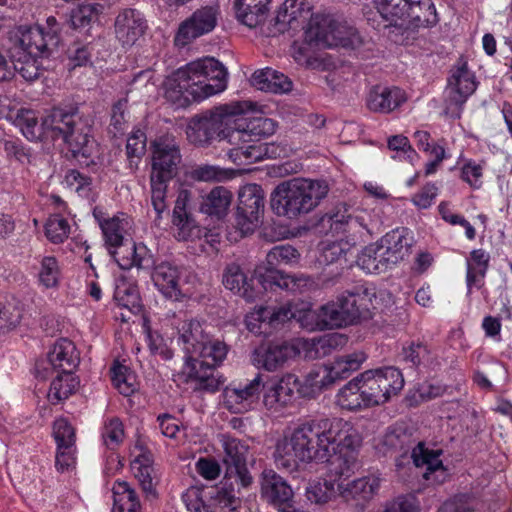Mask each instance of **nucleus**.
<instances>
[{"instance_id":"c85d7f7f","label":"nucleus","mask_w":512,"mask_h":512,"mask_svg":"<svg viewBox=\"0 0 512 512\" xmlns=\"http://www.w3.org/2000/svg\"><path fill=\"white\" fill-rule=\"evenodd\" d=\"M405 101L404 92L397 87L374 86L367 96V107L374 112L389 113Z\"/></svg>"},{"instance_id":"4d7b16f0","label":"nucleus","mask_w":512,"mask_h":512,"mask_svg":"<svg viewBox=\"0 0 512 512\" xmlns=\"http://www.w3.org/2000/svg\"><path fill=\"white\" fill-rule=\"evenodd\" d=\"M295 304L296 313L293 320L297 321L300 324V327L309 331L326 329L320 325L318 311H313L310 304L299 301H295Z\"/></svg>"},{"instance_id":"dca6fc26","label":"nucleus","mask_w":512,"mask_h":512,"mask_svg":"<svg viewBox=\"0 0 512 512\" xmlns=\"http://www.w3.org/2000/svg\"><path fill=\"white\" fill-rule=\"evenodd\" d=\"M219 10L214 6H204L180 23L174 38L175 45L184 47L196 38L210 33L218 22Z\"/></svg>"},{"instance_id":"2eb2a0df","label":"nucleus","mask_w":512,"mask_h":512,"mask_svg":"<svg viewBox=\"0 0 512 512\" xmlns=\"http://www.w3.org/2000/svg\"><path fill=\"white\" fill-rule=\"evenodd\" d=\"M67 26L66 16L58 20L54 16H50L46 20V28L40 26L19 28L15 32L21 33L23 36L19 40L21 45H28L30 47H41L48 53H57L59 44L61 42V32Z\"/></svg>"},{"instance_id":"5701e85b","label":"nucleus","mask_w":512,"mask_h":512,"mask_svg":"<svg viewBox=\"0 0 512 512\" xmlns=\"http://www.w3.org/2000/svg\"><path fill=\"white\" fill-rule=\"evenodd\" d=\"M363 220V217L354 215L345 203H341L336 206L334 212L323 215L320 224L323 227L328 225L335 233L355 236L361 234L363 230H367Z\"/></svg>"},{"instance_id":"9b49d317","label":"nucleus","mask_w":512,"mask_h":512,"mask_svg":"<svg viewBox=\"0 0 512 512\" xmlns=\"http://www.w3.org/2000/svg\"><path fill=\"white\" fill-rule=\"evenodd\" d=\"M274 132V123L271 119L258 117L247 120L245 118L234 117V121L229 128L219 138V145L223 151L227 148H238L243 144L261 140L262 137L269 136Z\"/></svg>"},{"instance_id":"39448f33","label":"nucleus","mask_w":512,"mask_h":512,"mask_svg":"<svg viewBox=\"0 0 512 512\" xmlns=\"http://www.w3.org/2000/svg\"><path fill=\"white\" fill-rule=\"evenodd\" d=\"M328 190L324 182L292 179L278 185L271 194V208L278 216L294 219L316 208L327 196Z\"/></svg>"},{"instance_id":"774afa93","label":"nucleus","mask_w":512,"mask_h":512,"mask_svg":"<svg viewBox=\"0 0 512 512\" xmlns=\"http://www.w3.org/2000/svg\"><path fill=\"white\" fill-rule=\"evenodd\" d=\"M41 283L47 288L53 287L58 281V265L54 257H45L41 263V271L39 273Z\"/></svg>"},{"instance_id":"f257e3e1","label":"nucleus","mask_w":512,"mask_h":512,"mask_svg":"<svg viewBox=\"0 0 512 512\" xmlns=\"http://www.w3.org/2000/svg\"><path fill=\"white\" fill-rule=\"evenodd\" d=\"M362 437L358 430L342 418H320L303 423L289 438L278 441L274 457L276 464L295 469L298 462H325L339 447L359 448Z\"/></svg>"},{"instance_id":"c756f323","label":"nucleus","mask_w":512,"mask_h":512,"mask_svg":"<svg viewBox=\"0 0 512 512\" xmlns=\"http://www.w3.org/2000/svg\"><path fill=\"white\" fill-rule=\"evenodd\" d=\"M189 192L182 190L176 201L172 213V223L178 229L177 237L179 240H187L197 229V223L193 214L188 208Z\"/></svg>"},{"instance_id":"c03bdc74","label":"nucleus","mask_w":512,"mask_h":512,"mask_svg":"<svg viewBox=\"0 0 512 512\" xmlns=\"http://www.w3.org/2000/svg\"><path fill=\"white\" fill-rule=\"evenodd\" d=\"M79 386V380L73 375V372H62L52 381L48 398L53 404L67 399L74 393Z\"/></svg>"},{"instance_id":"b1692460","label":"nucleus","mask_w":512,"mask_h":512,"mask_svg":"<svg viewBox=\"0 0 512 512\" xmlns=\"http://www.w3.org/2000/svg\"><path fill=\"white\" fill-rule=\"evenodd\" d=\"M146 20L135 9L121 11L115 20V34L123 46H132L145 33Z\"/></svg>"},{"instance_id":"a878e982","label":"nucleus","mask_w":512,"mask_h":512,"mask_svg":"<svg viewBox=\"0 0 512 512\" xmlns=\"http://www.w3.org/2000/svg\"><path fill=\"white\" fill-rule=\"evenodd\" d=\"M222 284L227 290H230L247 302L255 301L258 296V292L252 286V280L248 279L246 273L237 263H229L224 267Z\"/></svg>"},{"instance_id":"5fc2aeb1","label":"nucleus","mask_w":512,"mask_h":512,"mask_svg":"<svg viewBox=\"0 0 512 512\" xmlns=\"http://www.w3.org/2000/svg\"><path fill=\"white\" fill-rule=\"evenodd\" d=\"M343 340L339 334L325 335L314 339L307 350V356L311 359L322 358L329 355Z\"/></svg>"},{"instance_id":"7ed1b4c3","label":"nucleus","mask_w":512,"mask_h":512,"mask_svg":"<svg viewBox=\"0 0 512 512\" xmlns=\"http://www.w3.org/2000/svg\"><path fill=\"white\" fill-rule=\"evenodd\" d=\"M45 137L62 140L74 158L88 159L93 150L90 125L77 106L53 107L43 117Z\"/></svg>"},{"instance_id":"13d9d810","label":"nucleus","mask_w":512,"mask_h":512,"mask_svg":"<svg viewBox=\"0 0 512 512\" xmlns=\"http://www.w3.org/2000/svg\"><path fill=\"white\" fill-rule=\"evenodd\" d=\"M99 225L102 229L106 245L110 248L111 246L127 239L128 237L124 236V224L123 220L117 216H114L110 219L100 221Z\"/></svg>"},{"instance_id":"052dcab7","label":"nucleus","mask_w":512,"mask_h":512,"mask_svg":"<svg viewBox=\"0 0 512 512\" xmlns=\"http://www.w3.org/2000/svg\"><path fill=\"white\" fill-rule=\"evenodd\" d=\"M70 226L59 215L51 216L45 224V234L53 243H61L68 237Z\"/></svg>"},{"instance_id":"8fccbe9b","label":"nucleus","mask_w":512,"mask_h":512,"mask_svg":"<svg viewBox=\"0 0 512 512\" xmlns=\"http://www.w3.org/2000/svg\"><path fill=\"white\" fill-rule=\"evenodd\" d=\"M358 377L365 406H376L387 402V397H384L385 393H382V390L379 389V384H376L373 379L372 370H367Z\"/></svg>"},{"instance_id":"0e129e2a","label":"nucleus","mask_w":512,"mask_h":512,"mask_svg":"<svg viewBox=\"0 0 512 512\" xmlns=\"http://www.w3.org/2000/svg\"><path fill=\"white\" fill-rule=\"evenodd\" d=\"M348 242L335 241L326 244L321 252L320 261L324 264H333L341 260L346 261V255L349 251Z\"/></svg>"},{"instance_id":"aec40b11","label":"nucleus","mask_w":512,"mask_h":512,"mask_svg":"<svg viewBox=\"0 0 512 512\" xmlns=\"http://www.w3.org/2000/svg\"><path fill=\"white\" fill-rule=\"evenodd\" d=\"M109 253L123 270H129L132 267L150 269L154 264V258L149 249L144 244L136 245L131 238L111 246Z\"/></svg>"},{"instance_id":"37998d69","label":"nucleus","mask_w":512,"mask_h":512,"mask_svg":"<svg viewBox=\"0 0 512 512\" xmlns=\"http://www.w3.org/2000/svg\"><path fill=\"white\" fill-rule=\"evenodd\" d=\"M210 512H238L240 498L234 493V482L224 481L223 487L216 489L215 496H211Z\"/></svg>"},{"instance_id":"864d4df0","label":"nucleus","mask_w":512,"mask_h":512,"mask_svg":"<svg viewBox=\"0 0 512 512\" xmlns=\"http://www.w3.org/2000/svg\"><path fill=\"white\" fill-rule=\"evenodd\" d=\"M114 299L119 306L125 307L130 311L137 312L141 308V297L135 285L124 283L117 286Z\"/></svg>"},{"instance_id":"69168bd1","label":"nucleus","mask_w":512,"mask_h":512,"mask_svg":"<svg viewBox=\"0 0 512 512\" xmlns=\"http://www.w3.org/2000/svg\"><path fill=\"white\" fill-rule=\"evenodd\" d=\"M258 3L259 0H234L233 7L237 20L249 28L257 27V19L261 16V13L253 15L246 13V10H248L249 7L258 8Z\"/></svg>"},{"instance_id":"ddd939ff","label":"nucleus","mask_w":512,"mask_h":512,"mask_svg":"<svg viewBox=\"0 0 512 512\" xmlns=\"http://www.w3.org/2000/svg\"><path fill=\"white\" fill-rule=\"evenodd\" d=\"M264 213V191L257 184L242 187L238 194V205L235 214V227L247 235L261 223Z\"/></svg>"},{"instance_id":"bf43d9fd","label":"nucleus","mask_w":512,"mask_h":512,"mask_svg":"<svg viewBox=\"0 0 512 512\" xmlns=\"http://www.w3.org/2000/svg\"><path fill=\"white\" fill-rule=\"evenodd\" d=\"M53 435L57 443V450L70 449L75 443V430L64 418L54 422Z\"/></svg>"},{"instance_id":"f03ea898","label":"nucleus","mask_w":512,"mask_h":512,"mask_svg":"<svg viewBox=\"0 0 512 512\" xmlns=\"http://www.w3.org/2000/svg\"><path fill=\"white\" fill-rule=\"evenodd\" d=\"M227 76V69L215 58L192 61L166 78L165 98L176 108H186L224 91Z\"/></svg>"},{"instance_id":"20e7f679","label":"nucleus","mask_w":512,"mask_h":512,"mask_svg":"<svg viewBox=\"0 0 512 512\" xmlns=\"http://www.w3.org/2000/svg\"><path fill=\"white\" fill-rule=\"evenodd\" d=\"M151 153V205L156 215L154 223L159 227L162 214L167 210V183L177 175L182 156L179 143L172 135H164L151 142Z\"/></svg>"},{"instance_id":"3c124183","label":"nucleus","mask_w":512,"mask_h":512,"mask_svg":"<svg viewBox=\"0 0 512 512\" xmlns=\"http://www.w3.org/2000/svg\"><path fill=\"white\" fill-rule=\"evenodd\" d=\"M110 373L115 388H117L122 395L130 396L136 391L135 375L127 366L115 363L110 369Z\"/></svg>"},{"instance_id":"58836bf2","label":"nucleus","mask_w":512,"mask_h":512,"mask_svg":"<svg viewBox=\"0 0 512 512\" xmlns=\"http://www.w3.org/2000/svg\"><path fill=\"white\" fill-rule=\"evenodd\" d=\"M373 379L379 384V389L385 393L387 401L392 395H397L404 387V378L401 371L395 367H384L372 370Z\"/></svg>"},{"instance_id":"423d86ee","label":"nucleus","mask_w":512,"mask_h":512,"mask_svg":"<svg viewBox=\"0 0 512 512\" xmlns=\"http://www.w3.org/2000/svg\"><path fill=\"white\" fill-rule=\"evenodd\" d=\"M248 101H234L203 111L191 117L186 128L188 141L197 147H207L219 138L234 121V117L252 110Z\"/></svg>"},{"instance_id":"4468645a","label":"nucleus","mask_w":512,"mask_h":512,"mask_svg":"<svg viewBox=\"0 0 512 512\" xmlns=\"http://www.w3.org/2000/svg\"><path fill=\"white\" fill-rule=\"evenodd\" d=\"M222 447L224 450L223 464L225 466L224 481L234 482L246 488L252 483V476L247 468L248 445L239 439L221 435Z\"/></svg>"},{"instance_id":"a211bd4d","label":"nucleus","mask_w":512,"mask_h":512,"mask_svg":"<svg viewBox=\"0 0 512 512\" xmlns=\"http://www.w3.org/2000/svg\"><path fill=\"white\" fill-rule=\"evenodd\" d=\"M299 353L298 347L288 341L269 342L254 349L251 361L257 368L275 372L285 368Z\"/></svg>"},{"instance_id":"4c0bfd02","label":"nucleus","mask_w":512,"mask_h":512,"mask_svg":"<svg viewBox=\"0 0 512 512\" xmlns=\"http://www.w3.org/2000/svg\"><path fill=\"white\" fill-rule=\"evenodd\" d=\"M407 229H395L381 238L379 243L383 246L391 259L396 258V263L406 255L412 246V238L407 237Z\"/></svg>"},{"instance_id":"338daca9","label":"nucleus","mask_w":512,"mask_h":512,"mask_svg":"<svg viewBox=\"0 0 512 512\" xmlns=\"http://www.w3.org/2000/svg\"><path fill=\"white\" fill-rule=\"evenodd\" d=\"M192 175L199 181H221L230 177L228 170L208 164L195 168Z\"/></svg>"},{"instance_id":"603ef678","label":"nucleus","mask_w":512,"mask_h":512,"mask_svg":"<svg viewBox=\"0 0 512 512\" xmlns=\"http://www.w3.org/2000/svg\"><path fill=\"white\" fill-rule=\"evenodd\" d=\"M330 367L319 365L312 368L304 377L305 386L312 392H320L335 383Z\"/></svg>"},{"instance_id":"2f4dec72","label":"nucleus","mask_w":512,"mask_h":512,"mask_svg":"<svg viewBox=\"0 0 512 512\" xmlns=\"http://www.w3.org/2000/svg\"><path fill=\"white\" fill-rule=\"evenodd\" d=\"M295 313V301H287L279 305L260 307L256 315L257 320L266 323L272 329L278 330L283 328L286 323L291 322Z\"/></svg>"},{"instance_id":"cd10ccee","label":"nucleus","mask_w":512,"mask_h":512,"mask_svg":"<svg viewBox=\"0 0 512 512\" xmlns=\"http://www.w3.org/2000/svg\"><path fill=\"white\" fill-rule=\"evenodd\" d=\"M380 488V479L375 475H368L346 484L338 483L337 489L340 496L346 501L355 500L364 503L371 500Z\"/></svg>"},{"instance_id":"a19ab883","label":"nucleus","mask_w":512,"mask_h":512,"mask_svg":"<svg viewBox=\"0 0 512 512\" xmlns=\"http://www.w3.org/2000/svg\"><path fill=\"white\" fill-rule=\"evenodd\" d=\"M114 503L112 512H140V502L128 482L119 481L113 486Z\"/></svg>"},{"instance_id":"0eeeda50","label":"nucleus","mask_w":512,"mask_h":512,"mask_svg":"<svg viewBox=\"0 0 512 512\" xmlns=\"http://www.w3.org/2000/svg\"><path fill=\"white\" fill-rule=\"evenodd\" d=\"M368 290L355 287L345 291L336 301L328 302L318 309L320 325L326 329L341 328L366 318Z\"/></svg>"},{"instance_id":"473e14b6","label":"nucleus","mask_w":512,"mask_h":512,"mask_svg":"<svg viewBox=\"0 0 512 512\" xmlns=\"http://www.w3.org/2000/svg\"><path fill=\"white\" fill-rule=\"evenodd\" d=\"M448 86L454 92L452 101L456 105H463L467 98L476 90L474 75L467 69L466 64L458 68L448 80Z\"/></svg>"},{"instance_id":"4be33fe9","label":"nucleus","mask_w":512,"mask_h":512,"mask_svg":"<svg viewBox=\"0 0 512 512\" xmlns=\"http://www.w3.org/2000/svg\"><path fill=\"white\" fill-rule=\"evenodd\" d=\"M78 364L79 357L74 344L70 340L62 338L48 352L47 359L36 364V369L40 373V369L47 371L50 366L55 371L73 372Z\"/></svg>"},{"instance_id":"1a4fd4ad","label":"nucleus","mask_w":512,"mask_h":512,"mask_svg":"<svg viewBox=\"0 0 512 512\" xmlns=\"http://www.w3.org/2000/svg\"><path fill=\"white\" fill-rule=\"evenodd\" d=\"M299 257L297 249L291 245H278L273 247L266 255L263 266L258 268L259 280L264 289L280 288L288 291H296L299 287L298 280L278 269L282 264H290Z\"/></svg>"},{"instance_id":"09e8293b","label":"nucleus","mask_w":512,"mask_h":512,"mask_svg":"<svg viewBox=\"0 0 512 512\" xmlns=\"http://www.w3.org/2000/svg\"><path fill=\"white\" fill-rule=\"evenodd\" d=\"M366 356L363 352H354L338 357L330 367L335 380L345 379L350 374L358 370L365 361Z\"/></svg>"},{"instance_id":"de8ad7c7","label":"nucleus","mask_w":512,"mask_h":512,"mask_svg":"<svg viewBox=\"0 0 512 512\" xmlns=\"http://www.w3.org/2000/svg\"><path fill=\"white\" fill-rule=\"evenodd\" d=\"M179 332L187 353H197L199 346H202L208 338L201 323L196 320L185 321Z\"/></svg>"},{"instance_id":"412c9836","label":"nucleus","mask_w":512,"mask_h":512,"mask_svg":"<svg viewBox=\"0 0 512 512\" xmlns=\"http://www.w3.org/2000/svg\"><path fill=\"white\" fill-rule=\"evenodd\" d=\"M310 20V7L305 0H286L267 27L268 36H276L293 27L295 22Z\"/></svg>"},{"instance_id":"e2e57ef3","label":"nucleus","mask_w":512,"mask_h":512,"mask_svg":"<svg viewBox=\"0 0 512 512\" xmlns=\"http://www.w3.org/2000/svg\"><path fill=\"white\" fill-rule=\"evenodd\" d=\"M22 312L13 304L0 303V334L13 330L21 321Z\"/></svg>"},{"instance_id":"6e6552de","label":"nucleus","mask_w":512,"mask_h":512,"mask_svg":"<svg viewBox=\"0 0 512 512\" xmlns=\"http://www.w3.org/2000/svg\"><path fill=\"white\" fill-rule=\"evenodd\" d=\"M305 41L308 45L318 48L342 46L355 49L362 44L354 28L327 14H316L310 17L309 26L305 31Z\"/></svg>"},{"instance_id":"e433bc0d","label":"nucleus","mask_w":512,"mask_h":512,"mask_svg":"<svg viewBox=\"0 0 512 512\" xmlns=\"http://www.w3.org/2000/svg\"><path fill=\"white\" fill-rule=\"evenodd\" d=\"M263 388H265V383L263 382L261 374H258L243 388L227 387L224 391L225 402L229 406L244 403L250 406L259 398L260 392L263 390Z\"/></svg>"},{"instance_id":"72a5a7b5","label":"nucleus","mask_w":512,"mask_h":512,"mask_svg":"<svg viewBox=\"0 0 512 512\" xmlns=\"http://www.w3.org/2000/svg\"><path fill=\"white\" fill-rule=\"evenodd\" d=\"M231 201L232 193L223 186H217L202 197L199 210L204 214L220 219L226 215Z\"/></svg>"},{"instance_id":"9d476101","label":"nucleus","mask_w":512,"mask_h":512,"mask_svg":"<svg viewBox=\"0 0 512 512\" xmlns=\"http://www.w3.org/2000/svg\"><path fill=\"white\" fill-rule=\"evenodd\" d=\"M23 36L19 32L12 31L9 33L7 43L5 45L7 56L13 64L14 73L18 72L25 80L34 81L39 78V59H49L55 54L48 53L44 48L28 45H21L19 40Z\"/></svg>"},{"instance_id":"393cba45","label":"nucleus","mask_w":512,"mask_h":512,"mask_svg":"<svg viewBox=\"0 0 512 512\" xmlns=\"http://www.w3.org/2000/svg\"><path fill=\"white\" fill-rule=\"evenodd\" d=\"M151 279L157 289L170 299H178L181 295L179 285L180 270L177 265L169 261H161L151 266Z\"/></svg>"},{"instance_id":"a18cd8bd","label":"nucleus","mask_w":512,"mask_h":512,"mask_svg":"<svg viewBox=\"0 0 512 512\" xmlns=\"http://www.w3.org/2000/svg\"><path fill=\"white\" fill-rule=\"evenodd\" d=\"M15 123L30 141L42 140L45 137L43 121L38 123V117L33 110L20 109L17 112Z\"/></svg>"},{"instance_id":"f704fd0d","label":"nucleus","mask_w":512,"mask_h":512,"mask_svg":"<svg viewBox=\"0 0 512 512\" xmlns=\"http://www.w3.org/2000/svg\"><path fill=\"white\" fill-rule=\"evenodd\" d=\"M420 453L413 450L411 454L412 461L416 467L427 466L424 478L436 483H443L446 480L447 469L443 466L438 456L424 448V444H419Z\"/></svg>"},{"instance_id":"bb28decb","label":"nucleus","mask_w":512,"mask_h":512,"mask_svg":"<svg viewBox=\"0 0 512 512\" xmlns=\"http://www.w3.org/2000/svg\"><path fill=\"white\" fill-rule=\"evenodd\" d=\"M261 496L271 504L283 505L292 500L293 491L275 471L265 469L261 474Z\"/></svg>"},{"instance_id":"79ce46f5","label":"nucleus","mask_w":512,"mask_h":512,"mask_svg":"<svg viewBox=\"0 0 512 512\" xmlns=\"http://www.w3.org/2000/svg\"><path fill=\"white\" fill-rule=\"evenodd\" d=\"M356 449L357 448L339 447L327 461L330 462V473L340 478L349 477L358 465L355 454Z\"/></svg>"},{"instance_id":"49530a36","label":"nucleus","mask_w":512,"mask_h":512,"mask_svg":"<svg viewBox=\"0 0 512 512\" xmlns=\"http://www.w3.org/2000/svg\"><path fill=\"white\" fill-rule=\"evenodd\" d=\"M337 404L346 410L356 411L365 406L359 377L349 381L337 394Z\"/></svg>"},{"instance_id":"680f3d73","label":"nucleus","mask_w":512,"mask_h":512,"mask_svg":"<svg viewBox=\"0 0 512 512\" xmlns=\"http://www.w3.org/2000/svg\"><path fill=\"white\" fill-rule=\"evenodd\" d=\"M402 359L412 368L419 367L429 357V350L422 342H411L402 349Z\"/></svg>"},{"instance_id":"f8f14e48","label":"nucleus","mask_w":512,"mask_h":512,"mask_svg":"<svg viewBox=\"0 0 512 512\" xmlns=\"http://www.w3.org/2000/svg\"><path fill=\"white\" fill-rule=\"evenodd\" d=\"M378 11L390 25L404 27L427 22L425 12L432 7L430 0H375Z\"/></svg>"},{"instance_id":"7c9ffc66","label":"nucleus","mask_w":512,"mask_h":512,"mask_svg":"<svg viewBox=\"0 0 512 512\" xmlns=\"http://www.w3.org/2000/svg\"><path fill=\"white\" fill-rule=\"evenodd\" d=\"M251 82L259 90L276 94L288 93L293 88V83L288 76L271 68L255 71Z\"/></svg>"},{"instance_id":"6e6d98bb","label":"nucleus","mask_w":512,"mask_h":512,"mask_svg":"<svg viewBox=\"0 0 512 512\" xmlns=\"http://www.w3.org/2000/svg\"><path fill=\"white\" fill-rule=\"evenodd\" d=\"M228 352L227 345L219 340L206 339L202 346H199L200 358L210 361L211 365L218 366L226 358Z\"/></svg>"},{"instance_id":"6ab92c4d","label":"nucleus","mask_w":512,"mask_h":512,"mask_svg":"<svg viewBox=\"0 0 512 512\" xmlns=\"http://www.w3.org/2000/svg\"><path fill=\"white\" fill-rule=\"evenodd\" d=\"M419 442L415 446V440L413 439L412 433L407 431L406 428L397 426L390 428L383 436L380 443V450L385 456H391L395 458L397 467H402L405 461L411 458L413 450L420 453Z\"/></svg>"},{"instance_id":"c9c22d12","label":"nucleus","mask_w":512,"mask_h":512,"mask_svg":"<svg viewBox=\"0 0 512 512\" xmlns=\"http://www.w3.org/2000/svg\"><path fill=\"white\" fill-rule=\"evenodd\" d=\"M358 262L367 272L379 273L385 271L390 265L396 264V258L391 259L383 246L377 242L363 250Z\"/></svg>"},{"instance_id":"f3484780","label":"nucleus","mask_w":512,"mask_h":512,"mask_svg":"<svg viewBox=\"0 0 512 512\" xmlns=\"http://www.w3.org/2000/svg\"><path fill=\"white\" fill-rule=\"evenodd\" d=\"M215 367L203 358L188 356L182 370L173 374V381L177 385L194 383V391L215 392L219 388V381L213 375Z\"/></svg>"},{"instance_id":"ea45409f","label":"nucleus","mask_w":512,"mask_h":512,"mask_svg":"<svg viewBox=\"0 0 512 512\" xmlns=\"http://www.w3.org/2000/svg\"><path fill=\"white\" fill-rule=\"evenodd\" d=\"M103 6L98 3L80 5L72 9L69 15H66L67 26L73 30H81L90 27L97 22L102 13Z\"/></svg>"}]
</instances>
